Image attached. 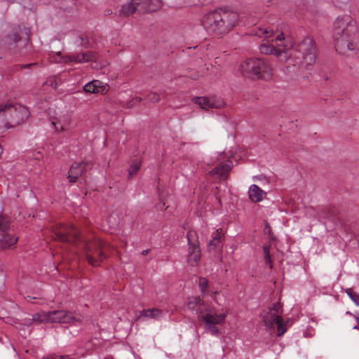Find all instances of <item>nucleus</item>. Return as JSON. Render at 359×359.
I'll use <instances>...</instances> for the list:
<instances>
[{
    "label": "nucleus",
    "instance_id": "nucleus-1",
    "mask_svg": "<svg viewBox=\"0 0 359 359\" xmlns=\"http://www.w3.org/2000/svg\"><path fill=\"white\" fill-rule=\"evenodd\" d=\"M262 34L266 40L273 43H262L259 46L261 53L273 55L281 61L293 63L294 66L307 67L315 63L316 47L311 36L295 44L292 39L285 40L281 30L265 29Z\"/></svg>",
    "mask_w": 359,
    "mask_h": 359
},
{
    "label": "nucleus",
    "instance_id": "nucleus-2",
    "mask_svg": "<svg viewBox=\"0 0 359 359\" xmlns=\"http://www.w3.org/2000/svg\"><path fill=\"white\" fill-rule=\"evenodd\" d=\"M333 41L337 51L346 54L359 49V30L349 15L338 16L333 24Z\"/></svg>",
    "mask_w": 359,
    "mask_h": 359
},
{
    "label": "nucleus",
    "instance_id": "nucleus-3",
    "mask_svg": "<svg viewBox=\"0 0 359 359\" xmlns=\"http://www.w3.org/2000/svg\"><path fill=\"white\" fill-rule=\"evenodd\" d=\"M238 20L236 12L217 9L206 13L201 20V25L210 34H222L229 32Z\"/></svg>",
    "mask_w": 359,
    "mask_h": 359
},
{
    "label": "nucleus",
    "instance_id": "nucleus-4",
    "mask_svg": "<svg viewBox=\"0 0 359 359\" xmlns=\"http://www.w3.org/2000/svg\"><path fill=\"white\" fill-rule=\"evenodd\" d=\"M29 109L19 103H0V130L15 128L25 123L29 117Z\"/></svg>",
    "mask_w": 359,
    "mask_h": 359
},
{
    "label": "nucleus",
    "instance_id": "nucleus-5",
    "mask_svg": "<svg viewBox=\"0 0 359 359\" xmlns=\"http://www.w3.org/2000/svg\"><path fill=\"white\" fill-rule=\"evenodd\" d=\"M240 71L244 76L253 79L269 80L273 76V69L271 65L260 58L246 60L241 64Z\"/></svg>",
    "mask_w": 359,
    "mask_h": 359
},
{
    "label": "nucleus",
    "instance_id": "nucleus-6",
    "mask_svg": "<svg viewBox=\"0 0 359 359\" xmlns=\"http://www.w3.org/2000/svg\"><path fill=\"white\" fill-rule=\"evenodd\" d=\"M86 258L88 262L97 266L108 256L110 245L100 238H95L86 243Z\"/></svg>",
    "mask_w": 359,
    "mask_h": 359
},
{
    "label": "nucleus",
    "instance_id": "nucleus-7",
    "mask_svg": "<svg viewBox=\"0 0 359 359\" xmlns=\"http://www.w3.org/2000/svg\"><path fill=\"white\" fill-rule=\"evenodd\" d=\"M283 309L279 302L273 304L272 308H269V311L266 314L263 316V321L266 328L271 329L274 325H277L278 337L283 335L287 332L285 323L280 316Z\"/></svg>",
    "mask_w": 359,
    "mask_h": 359
},
{
    "label": "nucleus",
    "instance_id": "nucleus-8",
    "mask_svg": "<svg viewBox=\"0 0 359 359\" xmlns=\"http://www.w3.org/2000/svg\"><path fill=\"white\" fill-rule=\"evenodd\" d=\"M198 312V318L203 323H204L205 328L207 330V331L209 332L212 335H218L219 329L216 325L222 324L224 323L226 314H217L209 309L208 306L203 311H201Z\"/></svg>",
    "mask_w": 359,
    "mask_h": 359
},
{
    "label": "nucleus",
    "instance_id": "nucleus-9",
    "mask_svg": "<svg viewBox=\"0 0 359 359\" xmlns=\"http://www.w3.org/2000/svg\"><path fill=\"white\" fill-rule=\"evenodd\" d=\"M187 238L188 243L186 255L187 262L190 266H196L200 263L201 259V251L196 231L193 230L189 231L187 233Z\"/></svg>",
    "mask_w": 359,
    "mask_h": 359
},
{
    "label": "nucleus",
    "instance_id": "nucleus-10",
    "mask_svg": "<svg viewBox=\"0 0 359 359\" xmlns=\"http://www.w3.org/2000/svg\"><path fill=\"white\" fill-rule=\"evenodd\" d=\"M53 238L62 243L74 244L79 241V232L72 224H56L53 227Z\"/></svg>",
    "mask_w": 359,
    "mask_h": 359
},
{
    "label": "nucleus",
    "instance_id": "nucleus-11",
    "mask_svg": "<svg viewBox=\"0 0 359 359\" xmlns=\"http://www.w3.org/2000/svg\"><path fill=\"white\" fill-rule=\"evenodd\" d=\"M83 318V316L79 313L64 310L48 311V323L77 325L78 323H81Z\"/></svg>",
    "mask_w": 359,
    "mask_h": 359
},
{
    "label": "nucleus",
    "instance_id": "nucleus-12",
    "mask_svg": "<svg viewBox=\"0 0 359 359\" xmlns=\"http://www.w3.org/2000/svg\"><path fill=\"white\" fill-rule=\"evenodd\" d=\"M95 57L96 55L94 52L87 51L79 53L75 55L61 57L60 60H56V62L83 63L92 61L95 59Z\"/></svg>",
    "mask_w": 359,
    "mask_h": 359
},
{
    "label": "nucleus",
    "instance_id": "nucleus-13",
    "mask_svg": "<svg viewBox=\"0 0 359 359\" xmlns=\"http://www.w3.org/2000/svg\"><path fill=\"white\" fill-rule=\"evenodd\" d=\"M194 103L199 105L201 109L208 110L211 108H221L224 106V102L215 97H198L194 99Z\"/></svg>",
    "mask_w": 359,
    "mask_h": 359
},
{
    "label": "nucleus",
    "instance_id": "nucleus-14",
    "mask_svg": "<svg viewBox=\"0 0 359 359\" xmlns=\"http://www.w3.org/2000/svg\"><path fill=\"white\" fill-rule=\"evenodd\" d=\"M232 167L233 163L229 159L214 168L210 171V175L212 176L217 175L219 180H226L229 177Z\"/></svg>",
    "mask_w": 359,
    "mask_h": 359
},
{
    "label": "nucleus",
    "instance_id": "nucleus-15",
    "mask_svg": "<svg viewBox=\"0 0 359 359\" xmlns=\"http://www.w3.org/2000/svg\"><path fill=\"white\" fill-rule=\"evenodd\" d=\"M83 90L86 93L104 95L109 90V86L99 80H93L86 83L83 86Z\"/></svg>",
    "mask_w": 359,
    "mask_h": 359
},
{
    "label": "nucleus",
    "instance_id": "nucleus-16",
    "mask_svg": "<svg viewBox=\"0 0 359 359\" xmlns=\"http://www.w3.org/2000/svg\"><path fill=\"white\" fill-rule=\"evenodd\" d=\"M142 0H132L130 2L122 6L121 9V15L124 16H129L132 15L135 11H143L141 9Z\"/></svg>",
    "mask_w": 359,
    "mask_h": 359
},
{
    "label": "nucleus",
    "instance_id": "nucleus-17",
    "mask_svg": "<svg viewBox=\"0 0 359 359\" xmlns=\"http://www.w3.org/2000/svg\"><path fill=\"white\" fill-rule=\"evenodd\" d=\"M224 233L222 229L219 228L216 231L212 233V239L210 241L208 250L209 252L215 250L216 248H219L222 245V241L224 240Z\"/></svg>",
    "mask_w": 359,
    "mask_h": 359
},
{
    "label": "nucleus",
    "instance_id": "nucleus-18",
    "mask_svg": "<svg viewBox=\"0 0 359 359\" xmlns=\"http://www.w3.org/2000/svg\"><path fill=\"white\" fill-rule=\"evenodd\" d=\"M187 306L189 310H196V313L199 315L198 311H204L207 305L199 297H191L188 298Z\"/></svg>",
    "mask_w": 359,
    "mask_h": 359
},
{
    "label": "nucleus",
    "instance_id": "nucleus-19",
    "mask_svg": "<svg viewBox=\"0 0 359 359\" xmlns=\"http://www.w3.org/2000/svg\"><path fill=\"white\" fill-rule=\"evenodd\" d=\"M83 168L84 165L82 163H74L72 165L67 176L71 183L76 182L78 177L83 173Z\"/></svg>",
    "mask_w": 359,
    "mask_h": 359
},
{
    "label": "nucleus",
    "instance_id": "nucleus-20",
    "mask_svg": "<svg viewBox=\"0 0 359 359\" xmlns=\"http://www.w3.org/2000/svg\"><path fill=\"white\" fill-rule=\"evenodd\" d=\"M18 238L7 233L0 234V248L7 249L15 245Z\"/></svg>",
    "mask_w": 359,
    "mask_h": 359
},
{
    "label": "nucleus",
    "instance_id": "nucleus-21",
    "mask_svg": "<svg viewBox=\"0 0 359 359\" xmlns=\"http://www.w3.org/2000/svg\"><path fill=\"white\" fill-rule=\"evenodd\" d=\"M50 124L55 133H60L65 131L67 119L64 116L55 117L50 121Z\"/></svg>",
    "mask_w": 359,
    "mask_h": 359
},
{
    "label": "nucleus",
    "instance_id": "nucleus-22",
    "mask_svg": "<svg viewBox=\"0 0 359 359\" xmlns=\"http://www.w3.org/2000/svg\"><path fill=\"white\" fill-rule=\"evenodd\" d=\"M248 194L250 198L255 202L261 201L266 195V193L257 184H252L250 186Z\"/></svg>",
    "mask_w": 359,
    "mask_h": 359
},
{
    "label": "nucleus",
    "instance_id": "nucleus-23",
    "mask_svg": "<svg viewBox=\"0 0 359 359\" xmlns=\"http://www.w3.org/2000/svg\"><path fill=\"white\" fill-rule=\"evenodd\" d=\"M161 0H142L141 9L144 11H155L161 7Z\"/></svg>",
    "mask_w": 359,
    "mask_h": 359
},
{
    "label": "nucleus",
    "instance_id": "nucleus-24",
    "mask_svg": "<svg viewBox=\"0 0 359 359\" xmlns=\"http://www.w3.org/2000/svg\"><path fill=\"white\" fill-rule=\"evenodd\" d=\"M8 43L11 45H15L17 47L21 48L22 44L25 43L27 41V39L26 38L22 41L20 37L19 30H15L8 36Z\"/></svg>",
    "mask_w": 359,
    "mask_h": 359
},
{
    "label": "nucleus",
    "instance_id": "nucleus-25",
    "mask_svg": "<svg viewBox=\"0 0 359 359\" xmlns=\"http://www.w3.org/2000/svg\"><path fill=\"white\" fill-rule=\"evenodd\" d=\"M162 311L157 308L144 309L141 311L140 316L144 318L159 319L162 316Z\"/></svg>",
    "mask_w": 359,
    "mask_h": 359
},
{
    "label": "nucleus",
    "instance_id": "nucleus-26",
    "mask_svg": "<svg viewBox=\"0 0 359 359\" xmlns=\"http://www.w3.org/2000/svg\"><path fill=\"white\" fill-rule=\"evenodd\" d=\"M142 165V162L139 159H136L134 162H133L128 168V179L133 178L140 169Z\"/></svg>",
    "mask_w": 359,
    "mask_h": 359
},
{
    "label": "nucleus",
    "instance_id": "nucleus-27",
    "mask_svg": "<svg viewBox=\"0 0 359 359\" xmlns=\"http://www.w3.org/2000/svg\"><path fill=\"white\" fill-rule=\"evenodd\" d=\"M32 321L48 323V312H41L34 314L32 318L29 319V324H31Z\"/></svg>",
    "mask_w": 359,
    "mask_h": 359
},
{
    "label": "nucleus",
    "instance_id": "nucleus-28",
    "mask_svg": "<svg viewBox=\"0 0 359 359\" xmlns=\"http://www.w3.org/2000/svg\"><path fill=\"white\" fill-rule=\"evenodd\" d=\"M209 282L203 277H200L198 280V286L203 295H205L208 287Z\"/></svg>",
    "mask_w": 359,
    "mask_h": 359
},
{
    "label": "nucleus",
    "instance_id": "nucleus-29",
    "mask_svg": "<svg viewBox=\"0 0 359 359\" xmlns=\"http://www.w3.org/2000/svg\"><path fill=\"white\" fill-rule=\"evenodd\" d=\"M9 228V221L7 217L0 214V231L5 232Z\"/></svg>",
    "mask_w": 359,
    "mask_h": 359
},
{
    "label": "nucleus",
    "instance_id": "nucleus-30",
    "mask_svg": "<svg viewBox=\"0 0 359 359\" xmlns=\"http://www.w3.org/2000/svg\"><path fill=\"white\" fill-rule=\"evenodd\" d=\"M346 293L357 306H359V294L355 292L352 288H347Z\"/></svg>",
    "mask_w": 359,
    "mask_h": 359
},
{
    "label": "nucleus",
    "instance_id": "nucleus-31",
    "mask_svg": "<svg viewBox=\"0 0 359 359\" xmlns=\"http://www.w3.org/2000/svg\"><path fill=\"white\" fill-rule=\"evenodd\" d=\"M43 151H44V149L43 147L32 148V149L26 151V155H27V156H36V155L43 156L45 154Z\"/></svg>",
    "mask_w": 359,
    "mask_h": 359
},
{
    "label": "nucleus",
    "instance_id": "nucleus-32",
    "mask_svg": "<svg viewBox=\"0 0 359 359\" xmlns=\"http://www.w3.org/2000/svg\"><path fill=\"white\" fill-rule=\"evenodd\" d=\"M148 100L152 102H156L159 100V95L156 93H151L148 95Z\"/></svg>",
    "mask_w": 359,
    "mask_h": 359
},
{
    "label": "nucleus",
    "instance_id": "nucleus-33",
    "mask_svg": "<svg viewBox=\"0 0 359 359\" xmlns=\"http://www.w3.org/2000/svg\"><path fill=\"white\" fill-rule=\"evenodd\" d=\"M264 260L266 264H269V268L272 269L273 264H272V259L271 258L270 255L264 256Z\"/></svg>",
    "mask_w": 359,
    "mask_h": 359
},
{
    "label": "nucleus",
    "instance_id": "nucleus-34",
    "mask_svg": "<svg viewBox=\"0 0 359 359\" xmlns=\"http://www.w3.org/2000/svg\"><path fill=\"white\" fill-rule=\"evenodd\" d=\"M263 250H264V256H266V255H270V246H268V245H264L263 247Z\"/></svg>",
    "mask_w": 359,
    "mask_h": 359
},
{
    "label": "nucleus",
    "instance_id": "nucleus-35",
    "mask_svg": "<svg viewBox=\"0 0 359 359\" xmlns=\"http://www.w3.org/2000/svg\"><path fill=\"white\" fill-rule=\"evenodd\" d=\"M353 317L355 319V320L358 322V323L359 324V313H357L356 315H353Z\"/></svg>",
    "mask_w": 359,
    "mask_h": 359
},
{
    "label": "nucleus",
    "instance_id": "nucleus-36",
    "mask_svg": "<svg viewBox=\"0 0 359 359\" xmlns=\"http://www.w3.org/2000/svg\"><path fill=\"white\" fill-rule=\"evenodd\" d=\"M142 253V255H147V254L148 253V250H143Z\"/></svg>",
    "mask_w": 359,
    "mask_h": 359
},
{
    "label": "nucleus",
    "instance_id": "nucleus-37",
    "mask_svg": "<svg viewBox=\"0 0 359 359\" xmlns=\"http://www.w3.org/2000/svg\"><path fill=\"white\" fill-rule=\"evenodd\" d=\"M346 314H347V315H350V316H353V315H354L353 313H351V312H350V311H346Z\"/></svg>",
    "mask_w": 359,
    "mask_h": 359
},
{
    "label": "nucleus",
    "instance_id": "nucleus-38",
    "mask_svg": "<svg viewBox=\"0 0 359 359\" xmlns=\"http://www.w3.org/2000/svg\"><path fill=\"white\" fill-rule=\"evenodd\" d=\"M3 154V149L1 147V146L0 145V156L2 155Z\"/></svg>",
    "mask_w": 359,
    "mask_h": 359
},
{
    "label": "nucleus",
    "instance_id": "nucleus-39",
    "mask_svg": "<svg viewBox=\"0 0 359 359\" xmlns=\"http://www.w3.org/2000/svg\"><path fill=\"white\" fill-rule=\"evenodd\" d=\"M135 100H136V102H140L141 99L138 97H136Z\"/></svg>",
    "mask_w": 359,
    "mask_h": 359
},
{
    "label": "nucleus",
    "instance_id": "nucleus-40",
    "mask_svg": "<svg viewBox=\"0 0 359 359\" xmlns=\"http://www.w3.org/2000/svg\"><path fill=\"white\" fill-rule=\"evenodd\" d=\"M353 329H354V330H359V324H358V325H355V326H354V327H353Z\"/></svg>",
    "mask_w": 359,
    "mask_h": 359
},
{
    "label": "nucleus",
    "instance_id": "nucleus-41",
    "mask_svg": "<svg viewBox=\"0 0 359 359\" xmlns=\"http://www.w3.org/2000/svg\"><path fill=\"white\" fill-rule=\"evenodd\" d=\"M27 298L28 299H36V297H30V296H28Z\"/></svg>",
    "mask_w": 359,
    "mask_h": 359
},
{
    "label": "nucleus",
    "instance_id": "nucleus-42",
    "mask_svg": "<svg viewBox=\"0 0 359 359\" xmlns=\"http://www.w3.org/2000/svg\"><path fill=\"white\" fill-rule=\"evenodd\" d=\"M104 359H114L111 356H107Z\"/></svg>",
    "mask_w": 359,
    "mask_h": 359
}]
</instances>
